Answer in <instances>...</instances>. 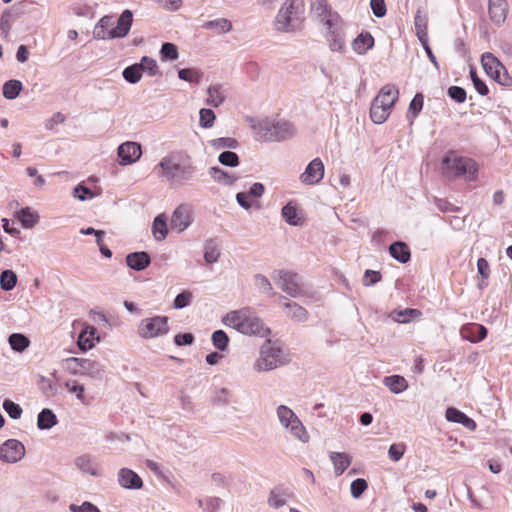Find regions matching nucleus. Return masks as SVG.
Masks as SVG:
<instances>
[{
	"label": "nucleus",
	"mask_w": 512,
	"mask_h": 512,
	"mask_svg": "<svg viewBox=\"0 0 512 512\" xmlns=\"http://www.w3.org/2000/svg\"><path fill=\"white\" fill-rule=\"evenodd\" d=\"M156 169H160L158 176L173 188H179L191 183L196 173V166L191 158L175 152L164 156L156 166Z\"/></svg>",
	"instance_id": "f257e3e1"
},
{
	"label": "nucleus",
	"mask_w": 512,
	"mask_h": 512,
	"mask_svg": "<svg viewBox=\"0 0 512 512\" xmlns=\"http://www.w3.org/2000/svg\"><path fill=\"white\" fill-rule=\"evenodd\" d=\"M222 321L225 325L244 335L264 338L269 336L271 332L250 307L230 311L223 317Z\"/></svg>",
	"instance_id": "f03ea898"
},
{
	"label": "nucleus",
	"mask_w": 512,
	"mask_h": 512,
	"mask_svg": "<svg viewBox=\"0 0 512 512\" xmlns=\"http://www.w3.org/2000/svg\"><path fill=\"white\" fill-rule=\"evenodd\" d=\"M442 168L445 176L449 178L466 177L469 181L476 178L478 166L476 162L468 157L448 153L442 161Z\"/></svg>",
	"instance_id": "7ed1b4c3"
},
{
	"label": "nucleus",
	"mask_w": 512,
	"mask_h": 512,
	"mask_svg": "<svg viewBox=\"0 0 512 512\" xmlns=\"http://www.w3.org/2000/svg\"><path fill=\"white\" fill-rule=\"evenodd\" d=\"M276 413L280 424L289 430L294 438L302 443L309 442L310 437L306 428L292 409L286 405H280L277 407Z\"/></svg>",
	"instance_id": "20e7f679"
},
{
	"label": "nucleus",
	"mask_w": 512,
	"mask_h": 512,
	"mask_svg": "<svg viewBox=\"0 0 512 512\" xmlns=\"http://www.w3.org/2000/svg\"><path fill=\"white\" fill-rule=\"evenodd\" d=\"M285 363V357L280 347L270 340L266 341L260 349V358L255 362L257 371H269Z\"/></svg>",
	"instance_id": "39448f33"
},
{
	"label": "nucleus",
	"mask_w": 512,
	"mask_h": 512,
	"mask_svg": "<svg viewBox=\"0 0 512 512\" xmlns=\"http://www.w3.org/2000/svg\"><path fill=\"white\" fill-rule=\"evenodd\" d=\"M301 2L299 0H286L279 10L275 26L278 31L291 32L297 29L296 21L301 12Z\"/></svg>",
	"instance_id": "423d86ee"
},
{
	"label": "nucleus",
	"mask_w": 512,
	"mask_h": 512,
	"mask_svg": "<svg viewBox=\"0 0 512 512\" xmlns=\"http://www.w3.org/2000/svg\"><path fill=\"white\" fill-rule=\"evenodd\" d=\"M169 318L167 316H154L141 321L138 334L145 339L155 338L168 333Z\"/></svg>",
	"instance_id": "0eeeda50"
},
{
	"label": "nucleus",
	"mask_w": 512,
	"mask_h": 512,
	"mask_svg": "<svg viewBox=\"0 0 512 512\" xmlns=\"http://www.w3.org/2000/svg\"><path fill=\"white\" fill-rule=\"evenodd\" d=\"M263 137L267 141H284L295 135L294 126L285 120L267 123L261 128Z\"/></svg>",
	"instance_id": "6e6552de"
},
{
	"label": "nucleus",
	"mask_w": 512,
	"mask_h": 512,
	"mask_svg": "<svg viewBox=\"0 0 512 512\" xmlns=\"http://www.w3.org/2000/svg\"><path fill=\"white\" fill-rule=\"evenodd\" d=\"M279 280L277 285L279 288L293 298H297L303 294L301 287V277L297 273L279 270Z\"/></svg>",
	"instance_id": "1a4fd4ad"
},
{
	"label": "nucleus",
	"mask_w": 512,
	"mask_h": 512,
	"mask_svg": "<svg viewBox=\"0 0 512 512\" xmlns=\"http://www.w3.org/2000/svg\"><path fill=\"white\" fill-rule=\"evenodd\" d=\"M25 456L24 445L16 439H8L0 445V460L16 463Z\"/></svg>",
	"instance_id": "9d476101"
},
{
	"label": "nucleus",
	"mask_w": 512,
	"mask_h": 512,
	"mask_svg": "<svg viewBox=\"0 0 512 512\" xmlns=\"http://www.w3.org/2000/svg\"><path fill=\"white\" fill-rule=\"evenodd\" d=\"M311 11L326 26L331 27L335 21H340L338 13L333 12L326 0H310Z\"/></svg>",
	"instance_id": "9b49d317"
},
{
	"label": "nucleus",
	"mask_w": 512,
	"mask_h": 512,
	"mask_svg": "<svg viewBox=\"0 0 512 512\" xmlns=\"http://www.w3.org/2000/svg\"><path fill=\"white\" fill-rule=\"evenodd\" d=\"M117 154L120 165H130L141 157V145L137 142H124L118 147Z\"/></svg>",
	"instance_id": "f8f14e48"
},
{
	"label": "nucleus",
	"mask_w": 512,
	"mask_h": 512,
	"mask_svg": "<svg viewBox=\"0 0 512 512\" xmlns=\"http://www.w3.org/2000/svg\"><path fill=\"white\" fill-rule=\"evenodd\" d=\"M324 177V164L320 158H314L300 175L299 179L303 184L314 185Z\"/></svg>",
	"instance_id": "ddd939ff"
},
{
	"label": "nucleus",
	"mask_w": 512,
	"mask_h": 512,
	"mask_svg": "<svg viewBox=\"0 0 512 512\" xmlns=\"http://www.w3.org/2000/svg\"><path fill=\"white\" fill-rule=\"evenodd\" d=\"M326 39L332 51L340 53L345 51V33L340 21H335V24L327 27Z\"/></svg>",
	"instance_id": "4468645a"
},
{
	"label": "nucleus",
	"mask_w": 512,
	"mask_h": 512,
	"mask_svg": "<svg viewBox=\"0 0 512 512\" xmlns=\"http://www.w3.org/2000/svg\"><path fill=\"white\" fill-rule=\"evenodd\" d=\"M132 22V11L125 9L119 16L116 27L110 29V36L113 37V39L125 37L131 29Z\"/></svg>",
	"instance_id": "2eb2a0df"
},
{
	"label": "nucleus",
	"mask_w": 512,
	"mask_h": 512,
	"mask_svg": "<svg viewBox=\"0 0 512 512\" xmlns=\"http://www.w3.org/2000/svg\"><path fill=\"white\" fill-rule=\"evenodd\" d=\"M119 485L125 489L139 490L143 487L140 476L131 469L121 468L118 472Z\"/></svg>",
	"instance_id": "dca6fc26"
},
{
	"label": "nucleus",
	"mask_w": 512,
	"mask_h": 512,
	"mask_svg": "<svg viewBox=\"0 0 512 512\" xmlns=\"http://www.w3.org/2000/svg\"><path fill=\"white\" fill-rule=\"evenodd\" d=\"M481 63L486 74L492 79L499 78V73L504 69V65L490 52L482 54Z\"/></svg>",
	"instance_id": "f3484780"
},
{
	"label": "nucleus",
	"mask_w": 512,
	"mask_h": 512,
	"mask_svg": "<svg viewBox=\"0 0 512 512\" xmlns=\"http://www.w3.org/2000/svg\"><path fill=\"white\" fill-rule=\"evenodd\" d=\"M445 417L447 421L461 424L470 431H474L476 429L475 421L455 407L447 408Z\"/></svg>",
	"instance_id": "a211bd4d"
},
{
	"label": "nucleus",
	"mask_w": 512,
	"mask_h": 512,
	"mask_svg": "<svg viewBox=\"0 0 512 512\" xmlns=\"http://www.w3.org/2000/svg\"><path fill=\"white\" fill-rule=\"evenodd\" d=\"M151 263V257L146 251L132 252L126 256V264L135 271L146 269Z\"/></svg>",
	"instance_id": "6ab92c4d"
},
{
	"label": "nucleus",
	"mask_w": 512,
	"mask_h": 512,
	"mask_svg": "<svg viewBox=\"0 0 512 512\" xmlns=\"http://www.w3.org/2000/svg\"><path fill=\"white\" fill-rule=\"evenodd\" d=\"M461 334L466 340L477 343L487 336V328L481 324L472 323L462 327Z\"/></svg>",
	"instance_id": "aec40b11"
},
{
	"label": "nucleus",
	"mask_w": 512,
	"mask_h": 512,
	"mask_svg": "<svg viewBox=\"0 0 512 512\" xmlns=\"http://www.w3.org/2000/svg\"><path fill=\"white\" fill-rule=\"evenodd\" d=\"M507 2L506 0H489L488 12L491 21L496 25H501L506 19Z\"/></svg>",
	"instance_id": "412c9836"
},
{
	"label": "nucleus",
	"mask_w": 512,
	"mask_h": 512,
	"mask_svg": "<svg viewBox=\"0 0 512 512\" xmlns=\"http://www.w3.org/2000/svg\"><path fill=\"white\" fill-rule=\"evenodd\" d=\"M380 98H374L370 107V118L375 124L384 123L391 113V109Z\"/></svg>",
	"instance_id": "4be33fe9"
},
{
	"label": "nucleus",
	"mask_w": 512,
	"mask_h": 512,
	"mask_svg": "<svg viewBox=\"0 0 512 512\" xmlns=\"http://www.w3.org/2000/svg\"><path fill=\"white\" fill-rule=\"evenodd\" d=\"M74 465L78 470L91 476H98V467L90 454H82L74 459Z\"/></svg>",
	"instance_id": "5701e85b"
},
{
	"label": "nucleus",
	"mask_w": 512,
	"mask_h": 512,
	"mask_svg": "<svg viewBox=\"0 0 512 512\" xmlns=\"http://www.w3.org/2000/svg\"><path fill=\"white\" fill-rule=\"evenodd\" d=\"M113 25L112 16H103L97 22L93 29V38L97 40H110L113 37L110 36V28Z\"/></svg>",
	"instance_id": "b1692460"
},
{
	"label": "nucleus",
	"mask_w": 512,
	"mask_h": 512,
	"mask_svg": "<svg viewBox=\"0 0 512 512\" xmlns=\"http://www.w3.org/2000/svg\"><path fill=\"white\" fill-rule=\"evenodd\" d=\"M389 253L391 257L399 263L405 264L411 259V252L405 242L397 241L389 246Z\"/></svg>",
	"instance_id": "393cba45"
},
{
	"label": "nucleus",
	"mask_w": 512,
	"mask_h": 512,
	"mask_svg": "<svg viewBox=\"0 0 512 512\" xmlns=\"http://www.w3.org/2000/svg\"><path fill=\"white\" fill-rule=\"evenodd\" d=\"M81 364L82 375H86L94 379H102L105 368L101 363L91 359L81 358Z\"/></svg>",
	"instance_id": "a878e982"
},
{
	"label": "nucleus",
	"mask_w": 512,
	"mask_h": 512,
	"mask_svg": "<svg viewBox=\"0 0 512 512\" xmlns=\"http://www.w3.org/2000/svg\"><path fill=\"white\" fill-rule=\"evenodd\" d=\"M374 46V38L369 32L360 33L352 42L353 50L363 55Z\"/></svg>",
	"instance_id": "bb28decb"
},
{
	"label": "nucleus",
	"mask_w": 512,
	"mask_h": 512,
	"mask_svg": "<svg viewBox=\"0 0 512 512\" xmlns=\"http://www.w3.org/2000/svg\"><path fill=\"white\" fill-rule=\"evenodd\" d=\"M399 90L395 85L387 84L383 86L379 94L375 98H380L386 105V107L392 110L395 102L398 100Z\"/></svg>",
	"instance_id": "cd10ccee"
},
{
	"label": "nucleus",
	"mask_w": 512,
	"mask_h": 512,
	"mask_svg": "<svg viewBox=\"0 0 512 512\" xmlns=\"http://www.w3.org/2000/svg\"><path fill=\"white\" fill-rule=\"evenodd\" d=\"M330 459L334 465V472L336 476H340L351 464V457L346 453L332 452Z\"/></svg>",
	"instance_id": "c85d7f7f"
},
{
	"label": "nucleus",
	"mask_w": 512,
	"mask_h": 512,
	"mask_svg": "<svg viewBox=\"0 0 512 512\" xmlns=\"http://www.w3.org/2000/svg\"><path fill=\"white\" fill-rule=\"evenodd\" d=\"M383 383L394 394H400L408 388L407 380L400 375H391L384 378Z\"/></svg>",
	"instance_id": "c756f323"
},
{
	"label": "nucleus",
	"mask_w": 512,
	"mask_h": 512,
	"mask_svg": "<svg viewBox=\"0 0 512 512\" xmlns=\"http://www.w3.org/2000/svg\"><path fill=\"white\" fill-rule=\"evenodd\" d=\"M190 225V220L187 212L182 208L178 207L172 214L171 227L177 229L178 232L184 231Z\"/></svg>",
	"instance_id": "7c9ffc66"
},
{
	"label": "nucleus",
	"mask_w": 512,
	"mask_h": 512,
	"mask_svg": "<svg viewBox=\"0 0 512 512\" xmlns=\"http://www.w3.org/2000/svg\"><path fill=\"white\" fill-rule=\"evenodd\" d=\"M97 329L94 326L86 327L78 336L77 344L82 351H87L94 346Z\"/></svg>",
	"instance_id": "2f4dec72"
},
{
	"label": "nucleus",
	"mask_w": 512,
	"mask_h": 512,
	"mask_svg": "<svg viewBox=\"0 0 512 512\" xmlns=\"http://www.w3.org/2000/svg\"><path fill=\"white\" fill-rule=\"evenodd\" d=\"M58 420L55 413L49 409L44 408L37 417V427L40 430H48L57 424Z\"/></svg>",
	"instance_id": "473e14b6"
},
{
	"label": "nucleus",
	"mask_w": 512,
	"mask_h": 512,
	"mask_svg": "<svg viewBox=\"0 0 512 512\" xmlns=\"http://www.w3.org/2000/svg\"><path fill=\"white\" fill-rule=\"evenodd\" d=\"M422 315L421 311L414 308H406L404 310H394L390 313L393 321L398 323H408L411 319L418 318Z\"/></svg>",
	"instance_id": "72a5a7b5"
},
{
	"label": "nucleus",
	"mask_w": 512,
	"mask_h": 512,
	"mask_svg": "<svg viewBox=\"0 0 512 512\" xmlns=\"http://www.w3.org/2000/svg\"><path fill=\"white\" fill-rule=\"evenodd\" d=\"M209 175L215 182L223 185H232L238 179L235 175L216 166L209 169Z\"/></svg>",
	"instance_id": "f704fd0d"
},
{
	"label": "nucleus",
	"mask_w": 512,
	"mask_h": 512,
	"mask_svg": "<svg viewBox=\"0 0 512 512\" xmlns=\"http://www.w3.org/2000/svg\"><path fill=\"white\" fill-rule=\"evenodd\" d=\"M206 104L212 107H219L225 101V95L220 84L211 85L208 90Z\"/></svg>",
	"instance_id": "c9c22d12"
},
{
	"label": "nucleus",
	"mask_w": 512,
	"mask_h": 512,
	"mask_svg": "<svg viewBox=\"0 0 512 512\" xmlns=\"http://www.w3.org/2000/svg\"><path fill=\"white\" fill-rule=\"evenodd\" d=\"M202 27L207 30H213L218 34H224L232 30V23L226 18H218L205 22Z\"/></svg>",
	"instance_id": "e433bc0d"
},
{
	"label": "nucleus",
	"mask_w": 512,
	"mask_h": 512,
	"mask_svg": "<svg viewBox=\"0 0 512 512\" xmlns=\"http://www.w3.org/2000/svg\"><path fill=\"white\" fill-rule=\"evenodd\" d=\"M152 233L155 237V240L157 241H162L167 237L168 227L166 217L163 214H160L154 218L152 224Z\"/></svg>",
	"instance_id": "4c0bfd02"
},
{
	"label": "nucleus",
	"mask_w": 512,
	"mask_h": 512,
	"mask_svg": "<svg viewBox=\"0 0 512 512\" xmlns=\"http://www.w3.org/2000/svg\"><path fill=\"white\" fill-rule=\"evenodd\" d=\"M283 219L292 226H299L302 224L298 215V210L295 204L288 202L281 210Z\"/></svg>",
	"instance_id": "58836bf2"
},
{
	"label": "nucleus",
	"mask_w": 512,
	"mask_h": 512,
	"mask_svg": "<svg viewBox=\"0 0 512 512\" xmlns=\"http://www.w3.org/2000/svg\"><path fill=\"white\" fill-rule=\"evenodd\" d=\"M17 218L21 222L22 226L27 229L34 227L39 221L38 214L31 211L29 207L21 208L17 212Z\"/></svg>",
	"instance_id": "ea45409f"
},
{
	"label": "nucleus",
	"mask_w": 512,
	"mask_h": 512,
	"mask_svg": "<svg viewBox=\"0 0 512 512\" xmlns=\"http://www.w3.org/2000/svg\"><path fill=\"white\" fill-rule=\"evenodd\" d=\"M220 255L219 246L214 239H209L204 243V259L206 263L213 264L217 262Z\"/></svg>",
	"instance_id": "a19ab883"
},
{
	"label": "nucleus",
	"mask_w": 512,
	"mask_h": 512,
	"mask_svg": "<svg viewBox=\"0 0 512 512\" xmlns=\"http://www.w3.org/2000/svg\"><path fill=\"white\" fill-rule=\"evenodd\" d=\"M8 343L15 352H23L30 345L29 338L22 333H12L8 338Z\"/></svg>",
	"instance_id": "79ce46f5"
},
{
	"label": "nucleus",
	"mask_w": 512,
	"mask_h": 512,
	"mask_svg": "<svg viewBox=\"0 0 512 512\" xmlns=\"http://www.w3.org/2000/svg\"><path fill=\"white\" fill-rule=\"evenodd\" d=\"M285 308L289 310V317L296 322H305L308 320L309 314L307 310L296 302L285 303Z\"/></svg>",
	"instance_id": "37998d69"
},
{
	"label": "nucleus",
	"mask_w": 512,
	"mask_h": 512,
	"mask_svg": "<svg viewBox=\"0 0 512 512\" xmlns=\"http://www.w3.org/2000/svg\"><path fill=\"white\" fill-rule=\"evenodd\" d=\"M22 12L18 9L12 8L11 10H6L3 12L0 19V29L5 37L8 36L9 31L11 29V22L18 18Z\"/></svg>",
	"instance_id": "c03bdc74"
},
{
	"label": "nucleus",
	"mask_w": 512,
	"mask_h": 512,
	"mask_svg": "<svg viewBox=\"0 0 512 512\" xmlns=\"http://www.w3.org/2000/svg\"><path fill=\"white\" fill-rule=\"evenodd\" d=\"M414 25L416 29V35L420 42H423V40L428 39V32H427V17L425 14H422L421 10H418L415 18H414Z\"/></svg>",
	"instance_id": "a18cd8bd"
},
{
	"label": "nucleus",
	"mask_w": 512,
	"mask_h": 512,
	"mask_svg": "<svg viewBox=\"0 0 512 512\" xmlns=\"http://www.w3.org/2000/svg\"><path fill=\"white\" fill-rule=\"evenodd\" d=\"M22 90V83L19 80H8L3 85V96L6 99L13 100L20 94Z\"/></svg>",
	"instance_id": "49530a36"
},
{
	"label": "nucleus",
	"mask_w": 512,
	"mask_h": 512,
	"mask_svg": "<svg viewBox=\"0 0 512 512\" xmlns=\"http://www.w3.org/2000/svg\"><path fill=\"white\" fill-rule=\"evenodd\" d=\"M17 284V275L12 270H4L0 274V287L4 291H11Z\"/></svg>",
	"instance_id": "de8ad7c7"
},
{
	"label": "nucleus",
	"mask_w": 512,
	"mask_h": 512,
	"mask_svg": "<svg viewBox=\"0 0 512 512\" xmlns=\"http://www.w3.org/2000/svg\"><path fill=\"white\" fill-rule=\"evenodd\" d=\"M143 73V68L137 63L126 67L123 72V78L131 84H136L140 81Z\"/></svg>",
	"instance_id": "09e8293b"
},
{
	"label": "nucleus",
	"mask_w": 512,
	"mask_h": 512,
	"mask_svg": "<svg viewBox=\"0 0 512 512\" xmlns=\"http://www.w3.org/2000/svg\"><path fill=\"white\" fill-rule=\"evenodd\" d=\"M211 341L216 349L220 351H225L228 348L230 340L225 331L216 330L212 333Z\"/></svg>",
	"instance_id": "8fccbe9b"
},
{
	"label": "nucleus",
	"mask_w": 512,
	"mask_h": 512,
	"mask_svg": "<svg viewBox=\"0 0 512 512\" xmlns=\"http://www.w3.org/2000/svg\"><path fill=\"white\" fill-rule=\"evenodd\" d=\"M160 56L162 61H174L179 57L178 49L175 44L165 42L160 49Z\"/></svg>",
	"instance_id": "3c124183"
},
{
	"label": "nucleus",
	"mask_w": 512,
	"mask_h": 512,
	"mask_svg": "<svg viewBox=\"0 0 512 512\" xmlns=\"http://www.w3.org/2000/svg\"><path fill=\"white\" fill-rule=\"evenodd\" d=\"M210 145L216 150L224 148L236 149L239 146V142L235 138L220 137L212 139L210 141Z\"/></svg>",
	"instance_id": "603ef678"
},
{
	"label": "nucleus",
	"mask_w": 512,
	"mask_h": 512,
	"mask_svg": "<svg viewBox=\"0 0 512 512\" xmlns=\"http://www.w3.org/2000/svg\"><path fill=\"white\" fill-rule=\"evenodd\" d=\"M141 68H143V72H147L149 76H156L160 74L159 67L155 59L143 56L139 63Z\"/></svg>",
	"instance_id": "864d4df0"
},
{
	"label": "nucleus",
	"mask_w": 512,
	"mask_h": 512,
	"mask_svg": "<svg viewBox=\"0 0 512 512\" xmlns=\"http://www.w3.org/2000/svg\"><path fill=\"white\" fill-rule=\"evenodd\" d=\"M178 77L181 80L190 82V83H199L202 78V73L196 69L192 68H183L178 71Z\"/></svg>",
	"instance_id": "5fc2aeb1"
},
{
	"label": "nucleus",
	"mask_w": 512,
	"mask_h": 512,
	"mask_svg": "<svg viewBox=\"0 0 512 512\" xmlns=\"http://www.w3.org/2000/svg\"><path fill=\"white\" fill-rule=\"evenodd\" d=\"M286 493L280 491L279 489H273L270 491L269 497H268V504L275 508H281L286 504Z\"/></svg>",
	"instance_id": "6e6d98bb"
},
{
	"label": "nucleus",
	"mask_w": 512,
	"mask_h": 512,
	"mask_svg": "<svg viewBox=\"0 0 512 512\" xmlns=\"http://www.w3.org/2000/svg\"><path fill=\"white\" fill-rule=\"evenodd\" d=\"M218 161L227 167H237L240 164L238 154L232 151H224L220 153Z\"/></svg>",
	"instance_id": "4d7b16f0"
},
{
	"label": "nucleus",
	"mask_w": 512,
	"mask_h": 512,
	"mask_svg": "<svg viewBox=\"0 0 512 512\" xmlns=\"http://www.w3.org/2000/svg\"><path fill=\"white\" fill-rule=\"evenodd\" d=\"M3 409L9 415V417L14 420L19 419L23 412L20 405L10 399H5L3 401Z\"/></svg>",
	"instance_id": "13d9d810"
},
{
	"label": "nucleus",
	"mask_w": 512,
	"mask_h": 512,
	"mask_svg": "<svg viewBox=\"0 0 512 512\" xmlns=\"http://www.w3.org/2000/svg\"><path fill=\"white\" fill-rule=\"evenodd\" d=\"M63 367L66 371H68L70 374L82 375V364H81V358L77 357H70L64 360Z\"/></svg>",
	"instance_id": "bf43d9fd"
},
{
	"label": "nucleus",
	"mask_w": 512,
	"mask_h": 512,
	"mask_svg": "<svg viewBox=\"0 0 512 512\" xmlns=\"http://www.w3.org/2000/svg\"><path fill=\"white\" fill-rule=\"evenodd\" d=\"M200 114V126L203 128H211L215 121V113L212 109L202 108Z\"/></svg>",
	"instance_id": "052dcab7"
},
{
	"label": "nucleus",
	"mask_w": 512,
	"mask_h": 512,
	"mask_svg": "<svg viewBox=\"0 0 512 512\" xmlns=\"http://www.w3.org/2000/svg\"><path fill=\"white\" fill-rule=\"evenodd\" d=\"M254 283L255 286L263 293L272 294L273 287L269 281V279L263 274H255L254 275Z\"/></svg>",
	"instance_id": "680f3d73"
},
{
	"label": "nucleus",
	"mask_w": 512,
	"mask_h": 512,
	"mask_svg": "<svg viewBox=\"0 0 512 512\" xmlns=\"http://www.w3.org/2000/svg\"><path fill=\"white\" fill-rule=\"evenodd\" d=\"M368 484L365 479L357 478L354 481H352L350 486V492L353 498H359L364 493V491L367 489Z\"/></svg>",
	"instance_id": "e2e57ef3"
},
{
	"label": "nucleus",
	"mask_w": 512,
	"mask_h": 512,
	"mask_svg": "<svg viewBox=\"0 0 512 512\" xmlns=\"http://www.w3.org/2000/svg\"><path fill=\"white\" fill-rule=\"evenodd\" d=\"M447 95L457 103H463L467 98L466 90L460 86H450Z\"/></svg>",
	"instance_id": "0e129e2a"
},
{
	"label": "nucleus",
	"mask_w": 512,
	"mask_h": 512,
	"mask_svg": "<svg viewBox=\"0 0 512 512\" xmlns=\"http://www.w3.org/2000/svg\"><path fill=\"white\" fill-rule=\"evenodd\" d=\"M381 279H382V275L379 271L367 269L364 272L362 284L365 287H369V286L375 285L376 283L380 282Z\"/></svg>",
	"instance_id": "69168bd1"
},
{
	"label": "nucleus",
	"mask_w": 512,
	"mask_h": 512,
	"mask_svg": "<svg viewBox=\"0 0 512 512\" xmlns=\"http://www.w3.org/2000/svg\"><path fill=\"white\" fill-rule=\"evenodd\" d=\"M192 298L190 291H183L175 297L173 305L176 309H183L191 303Z\"/></svg>",
	"instance_id": "338daca9"
},
{
	"label": "nucleus",
	"mask_w": 512,
	"mask_h": 512,
	"mask_svg": "<svg viewBox=\"0 0 512 512\" xmlns=\"http://www.w3.org/2000/svg\"><path fill=\"white\" fill-rule=\"evenodd\" d=\"M73 196L80 201H85L88 199L94 198V193L91 191L90 188L87 186H84L82 184H78L73 191Z\"/></svg>",
	"instance_id": "774afa93"
}]
</instances>
